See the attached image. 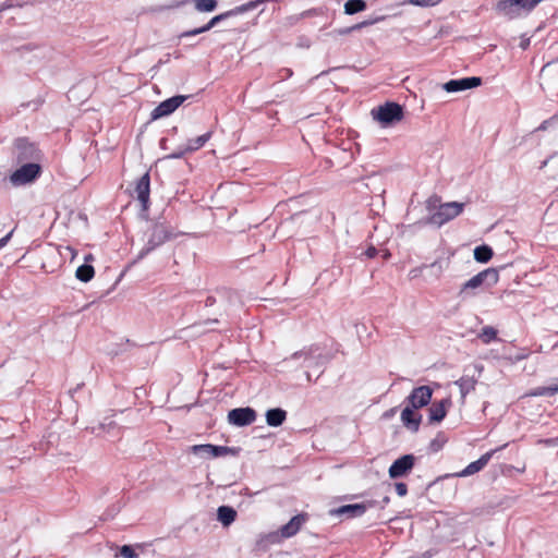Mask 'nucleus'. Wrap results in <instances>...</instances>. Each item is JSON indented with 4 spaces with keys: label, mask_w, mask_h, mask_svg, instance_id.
I'll return each mask as SVG.
<instances>
[{
    "label": "nucleus",
    "mask_w": 558,
    "mask_h": 558,
    "mask_svg": "<svg viewBox=\"0 0 558 558\" xmlns=\"http://www.w3.org/2000/svg\"><path fill=\"white\" fill-rule=\"evenodd\" d=\"M307 521L306 513H299L290 519L288 523L282 525L279 530L281 537L290 538L294 536L302 527V525Z\"/></svg>",
    "instance_id": "nucleus-16"
},
{
    "label": "nucleus",
    "mask_w": 558,
    "mask_h": 558,
    "mask_svg": "<svg viewBox=\"0 0 558 558\" xmlns=\"http://www.w3.org/2000/svg\"><path fill=\"white\" fill-rule=\"evenodd\" d=\"M134 195L141 203L143 210H147L149 206L150 195V175L145 172L135 182Z\"/></svg>",
    "instance_id": "nucleus-12"
},
{
    "label": "nucleus",
    "mask_w": 558,
    "mask_h": 558,
    "mask_svg": "<svg viewBox=\"0 0 558 558\" xmlns=\"http://www.w3.org/2000/svg\"><path fill=\"white\" fill-rule=\"evenodd\" d=\"M291 360L303 359L304 366L307 368L323 367L327 365L333 355L330 352H323L319 344H311L302 350L294 352Z\"/></svg>",
    "instance_id": "nucleus-3"
},
{
    "label": "nucleus",
    "mask_w": 558,
    "mask_h": 558,
    "mask_svg": "<svg viewBox=\"0 0 558 558\" xmlns=\"http://www.w3.org/2000/svg\"><path fill=\"white\" fill-rule=\"evenodd\" d=\"M426 267L430 268V269H437L438 274H440L442 271V265H441L440 260H435L434 263H432L430 265H428Z\"/></svg>",
    "instance_id": "nucleus-42"
},
{
    "label": "nucleus",
    "mask_w": 558,
    "mask_h": 558,
    "mask_svg": "<svg viewBox=\"0 0 558 558\" xmlns=\"http://www.w3.org/2000/svg\"><path fill=\"white\" fill-rule=\"evenodd\" d=\"M187 153H190V151L185 150V146L184 147H179L178 149H175L174 151H172L171 154H169L165 158L166 159H180V158H182Z\"/></svg>",
    "instance_id": "nucleus-37"
},
{
    "label": "nucleus",
    "mask_w": 558,
    "mask_h": 558,
    "mask_svg": "<svg viewBox=\"0 0 558 558\" xmlns=\"http://www.w3.org/2000/svg\"><path fill=\"white\" fill-rule=\"evenodd\" d=\"M389 500H390V499H389V497H388V496H386V497L383 499L384 504H388V502H389Z\"/></svg>",
    "instance_id": "nucleus-52"
},
{
    "label": "nucleus",
    "mask_w": 558,
    "mask_h": 558,
    "mask_svg": "<svg viewBox=\"0 0 558 558\" xmlns=\"http://www.w3.org/2000/svg\"><path fill=\"white\" fill-rule=\"evenodd\" d=\"M396 493L398 496L403 497L408 494V486L405 483L399 482L395 484Z\"/></svg>",
    "instance_id": "nucleus-38"
},
{
    "label": "nucleus",
    "mask_w": 558,
    "mask_h": 558,
    "mask_svg": "<svg viewBox=\"0 0 558 558\" xmlns=\"http://www.w3.org/2000/svg\"><path fill=\"white\" fill-rule=\"evenodd\" d=\"M21 49H22V50H27V51H29V50H32V49H33V47H32L31 45H25V46H23Z\"/></svg>",
    "instance_id": "nucleus-49"
},
{
    "label": "nucleus",
    "mask_w": 558,
    "mask_h": 558,
    "mask_svg": "<svg viewBox=\"0 0 558 558\" xmlns=\"http://www.w3.org/2000/svg\"><path fill=\"white\" fill-rule=\"evenodd\" d=\"M415 408L408 404L401 412V422L411 432H417L422 421V415L415 413Z\"/></svg>",
    "instance_id": "nucleus-18"
},
{
    "label": "nucleus",
    "mask_w": 558,
    "mask_h": 558,
    "mask_svg": "<svg viewBox=\"0 0 558 558\" xmlns=\"http://www.w3.org/2000/svg\"><path fill=\"white\" fill-rule=\"evenodd\" d=\"M206 28H205V25L201 26V27H197V28H194V29H190V31H185L183 33L180 34L179 38H186V37H192V36H196V35H199V34H203V33H206Z\"/></svg>",
    "instance_id": "nucleus-36"
},
{
    "label": "nucleus",
    "mask_w": 558,
    "mask_h": 558,
    "mask_svg": "<svg viewBox=\"0 0 558 558\" xmlns=\"http://www.w3.org/2000/svg\"><path fill=\"white\" fill-rule=\"evenodd\" d=\"M548 121H544L539 126L538 130H545L547 128Z\"/></svg>",
    "instance_id": "nucleus-48"
},
{
    "label": "nucleus",
    "mask_w": 558,
    "mask_h": 558,
    "mask_svg": "<svg viewBox=\"0 0 558 558\" xmlns=\"http://www.w3.org/2000/svg\"><path fill=\"white\" fill-rule=\"evenodd\" d=\"M213 132L209 131L203 135H199L195 138H191L187 141V144L185 145V150H189L190 153L196 151L199 148H202L211 137Z\"/></svg>",
    "instance_id": "nucleus-24"
},
{
    "label": "nucleus",
    "mask_w": 558,
    "mask_h": 558,
    "mask_svg": "<svg viewBox=\"0 0 558 558\" xmlns=\"http://www.w3.org/2000/svg\"><path fill=\"white\" fill-rule=\"evenodd\" d=\"M482 84V78L478 76H469L457 80H450L442 85V88L448 93H458L462 90L478 87Z\"/></svg>",
    "instance_id": "nucleus-13"
},
{
    "label": "nucleus",
    "mask_w": 558,
    "mask_h": 558,
    "mask_svg": "<svg viewBox=\"0 0 558 558\" xmlns=\"http://www.w3.org/2000/svg\"><path fill=\"white\" fill-rule=\"evenodd\" d=\"M268 0H253V1H248L246 3H243L241 5H238L231 10L233 12V15L235 16V15L252 11L254 9H257L259 4L265 3Z\"/></svg>",
    "instance_id": "nucleus-30"
},
{
    "label": "nucleus",
    "mask_w": 558,
    "mask_h": 558,
    "mask_svg": "<svg viewBox=\"0 0 558 558\" xmlns=\"http://www.w3.org/2000/svg\"><path fill=\"white\" fill-rule=\"evenodd\" d=\"M416 458L409 453L403 454L392 462L389 466L388 474L390 478H400L405 476L414 466Z\"/></svg>",
    "instance_id": "nucleus-11"
},
{
    "label": "nucleus",
    "mask_w": 558,
    "mask_h": 558,
    "mask_svg": "<svg viewBox=\"0 0 558 558\" xmlns=\"http://www.w3.org/2000/svg\"><path fill=\"white\" fill-rule=\"evenodd\" d=\"M166 142H167V140H166V138H161V140H160V147H161V148H166Z\"/></svg>",
    "instance_id": "nucleus-50"
},
{
    "label": "nucleus",
    "mask_w": 558,
    "mask_h": 558,
    "mask_svg": "<svg viewBox=\"0 0 558 558\" xmlns=\"http://www.w3.org/2000/svg\"><path fill=\"white\" fill-rule=\"evenodd\" d=\"M553 386H554V388H555L556 393H558V384L553 385Z\"/></svg>",
    "instance_id": "nucleus-53"
},
{
    "label": "nucleus",
    "mask_w": 558,
    "mask_h": 558,
    "mask_svg": "<svg viewBox=\"0 0 558 558\" xmlns=\"http://www.w3.org/2000/svg\"><path fill=\"white\" fill-rule=\"evenodd\" d=\"M95 275V269L89 264H83L77 267L75 271V277L82 282H88L93 279Z\"/></svg>",
    "instance_id": "nucleus-26"
},
{
    "label": "nucleus",
    "mask_w": 558,
    "mask_h": 558,
    "mask_svg": "<svg viewBox=\"0 0 558 558\" xmlns=\"http://www.w3.org/2000/svg\"><path fill=\"white\" fill-rule=\"evenodd\" d=\"M498 331L493 326H485L482 328L481 332L478 333V338L482 340L483 343L489 344L493 341L497 340Z\"/></svg>",
    "instance_id": "nucleus-29"
},
{
    "label": "nucleus",
    "mask_w": 558,
    "mask_h": 558,
    "mask_svg": "<svg viewBox=\"0 0 558 558\" xmlns=\"http://www.w3.org/2000/svg\"><path fill=\"white\" fill-rule=\"evenodd\" d=\"M189 96L177 95L161 101L150 113L151 120H158L163 117H168L173 113Z\"/></svg>",
    "instance_id": "nucleus-9"
},
{
    "label": "nucleus",
    "mask_w": 558,
    "mask_h": 558,
    "mask_svg": "<svg viewBox=\"0 0 558 558\" xmlns=\"http://www.w3.org/2000/svg\"><path fill=\"white\" fill-rule=\"evenodd\" d=\"M175 236L171 226L166 222H154L148 231V238L146 244L138 252L134 263L145 258L153 251L165 244L167 241Z\"/></svg>",
    "instance_id": "nucleus-1"
},
{
    "label": "nucleus",
    "mask_w": 558,
    "mask_h": 558,
    "mask_svg": "<svg viewBox=\"0 0 558 558\" xmlns=\"http://www.w3.org/2000/svg\"><path fill=\"white\" fill-rule=\"evenodd\" d=\"M231 16H234V15H233L232 10H229V11H226V12H223V13H220V14H218V15H216V16L211 17V19L209 20V22L205 24V28H206V31H207V32H208V31H210V29H211L214 26H216L218 23H220V22H222V21H225V20H227V19H229V17H231Z\"/></svg>",
    "instance_id": "nucleus-32"
},
{
    "label": "nucleus",
    "mask_w": 558,
    "mask_h": 558,
    "mask_svg": "<svg viewBox=\"0 0 558 558\" xmlns=\"http://www.w3.org/2000/svg\"><path fill=\"white\" fill-rule=\"evenodd\" d=\"M40 173L41 167L38 162H26L10 175V181L14 186L26 185L39 178Z\"/></svg>",
    "instance_id": "nucleus-6"
},
{
    "label": "nucleus",
    "mask_w": 558,
    "mask_h": 558,
    "mask_svg": "<svg viewBox=\"0 0 558 558\" xmlns=\"http://www.w3.org/2000/svg\"><path fill=\"white\" fill-rule=\"evenodd\" d=\"M365 9L366 2L364 0H348L344 3V13L348 15H353L364 11Z\"/></svg>",
    "instance_id": "nucleus-28"
},
{
    "label": "nucleus",
    "mask_w": 558,
    "mask_h": 558,
    "mask_svg": "<svg viewBox=\"0 0 558 558\" xmlns=\"http://www.w3.org/2000/svg\"><path fill=\"white\" fill-rule=\"evenodd\" d=\"M365 254L367 257L373 258L376 256L377 250L375 247L371 246L366 250Z\"/></svg>",
    "instance_id": "nucleus-43"
},
{
    "label": "nucleus",
    "mask_w": 558,
    "mask_h": 558,
    "mask_svg": "<svg viewBox=\"0 0 558 558\" xmlns=\"http://www.w3.org/2000/svg\"><path fill=\"white\" fill-rule=\"evenodd\" d=\"M432 396L433 389L429 386H420L411 391L407 398V401L409 405L418 410L426 407L430 402Z\"/></svg>",
    "instance_id": "nucleus-14"
},
{
    "label": "nucleus",
    "mask_w": 558,
    "mask_h": 558,
    "mask_svg": "<svg viewBox=\"0 0 558 558\" xmlns=\"http://www.w3.org/2000/svg\"><path fill=\"white\" fill-rule=\"evenodd\" d=\"M256 411L253 408H235L228 412V422L238 427H244L256 421Z\"/></svg>",
    "instance_id": "nucleus-10"
},
{
    "label": "nucleus",
    "mask_w": 558,
    "mask_h": 558,
    "mask_svg": "<svg viewBox=\"0 0 558 558\" xmlns=\"http://www.w3.org/2000/svg\"><path fill=\"white\" fill-rule=\"evenodd\" d=\"M449 403V400L444 399L439 402H434L428 409V418L430 423H439L441 422L447 414L446 404Z\"/></svg>",
    "instance_id": "nucleus-20"
},
{
    "label": "nucleus",
    "mask_w": 558,
    "mask_h": 558,
    "mask_svg": "<svg viewBox=\"0 0 558 558\" xmlns=\"http://www.w3.org/2000/svg\"><path fill=\"white\" fill-rule=\"evenodd\" d=\"M442 0H409V2L411 4L417 5V7H424V8L434 7V5L438 4Z\"/></svg>",
    "instance_id": "nucleus-35"
},
{
    "label": "nucleus",
    "mask_w": 558,
    "mask_h": 558,
    "mask_svg": "<svg viewBox=\"0 0 558 558\" xmlns=\"http://www.w3.org/2000/svg\"><path fill=\"white\" fill-rule=\"evenodd\" d=\"M495 10L499 15H502L508 20L521 17L518 7L513 0H499L495 5Z\"/></svg>",
    "instance_id": "nucleus-19"
},
{
    "label": "nucleus",
    "mask_w": 558,
    "mask_h": 558,
    "mask_svg": "<svg viewBox=\"0 0 558 558\" xmlns=\"http://www.w3.org/2000/svg\"><path fill=\"white\" fill-rule=\"evenodd\" d=\"M371 114L381 126H390L403 119L404 110L398 102L387 101L384 105L373 108Z\"/></svg>",
    "instance_id": "nucleus-5"
},
{
    "label": "nucleus",
    "mask_w": 558,
    "mask_h": 558,
    "mask_svg": "<svg viewBox=\"0 0 558 558\" xmlns=\"http://www.w3.org/2000/svg\"><path fill=\"white\" fill-rule=\"evenodd\" d=\"M16 158L20 162H38L43 154L37 145L25 137L15 140Z\"/></svg>",
    "instance_id": "nucleus-7"
},
{
    "label": "nucleus",
    "mask_w": 558,
    "mask_h": 558,
    "mask_svg": "<svg viewBox=\"0 0 558 558\" xmlns=\"http://www.w3.org/2000/svg\"><path fill=\"white\" fill-rule=\"evenodd\" d=\"M119 554L123 558H138V554L134 550L132 545H123L119 549Z\"/></svg>",
    "instance_id": "nucleus-33"
},
{
    "label": "nucleus",
    "mask_w": 558,
    "mask_h": 558,
    "mask_svg": "<svg viewBox=\"0 0 558 558\" xmlns=\"http://www.w3.org/2000/svg\"><path fill=\"white\" fill-rule=\"evenodd\" d=\"M190 451L195 456H198L199 458L208 459L223 457L230 453L234 454L236 452V449L227 446L203 444L192 446L190 448Z\"/></svg>",
    "instance_id": "nucleus-8"
},
{
    "label": "nucleus",
    "mask_w": 558,
    "mask_h": 558,
    "mask_svg": "<svg viewBox=\"0 0 558 558\" xmlns=\"http://www.w3.org/2000/svg\"><path fill=\"white\" fill-rule=\"evenodd\" d=\"M476 379L473 376H462L456 381L460 389L461 398H465L471 391L475 389Z\"/></svg>",
    "instance_id": "nucleus-23"
},
{
    "label": "nucleus",
    "mask_w": 558,
    "mask_h": 558,
    "mask_svg": "<svg viewBox=\"0 0 558 558\" xmlns=\"http://www.w3.org/2000/svg\"><path fill=\"white\" fill-rule=\"evenodd\" d=\"M186 2H187V0H186V1H177V2H174L173 4L169 5L168 8H169V9H172V8H180L181 5H183V4H184V3H186Z\"/></svg>",
    "instance_id": "nucleus-45"
},
{
    "label": "nucleus",
    "mask_w": 558,
    "mask_h": 558,
    "mask_svg": "<svg viewBox=\"0 0 558 558\" xmlns=\"http://www.w3.org/2000/svg\"><path fill=\"white\" fill-rule=\"evenodd\" d=\"M280 80H287L293 75V71L288 68H283L278 72Z\"/></svg>",
    "instance_id": "nucleus-39"
},
{
    "label": "nucleus",
    "mask_w": 558,
    "mask_h": 558,
    "mask_svg": "<svg viewBox=\"0 0 558 558\" xmlns=\"http://www.w3.org/2000/svg\"><path fill=\"white\" fill-rule=\"evenodd\" d=\"M447 442V437L444 433H438L437 436L429 442L428 449L430 452H438Z\"/></svg>",
    "instance_id": "nucleus-31"
},
{
    "label": "nucleus",
    "mask_w": 558,
    "mask_h": 558,
    "mask_svg": "<svg viewBox=\"0 0 558 558\" xmlns=\"http://www.w3.org/2000/svg\"><path fill=\"white\" fill-rule=\"evenodd\" d=\"M533 396H546L551 397L556 395L554 386L537 387L533 392Z\"/></svg>",
    "instance_id": "nucleus-34"
},
{
    "label": "nucleus",
    "mask_w": 558,
    "mask_h": 558,
    "mask_svg": "<svg viewBox=\"0 0 558 558\" xmlns=\"http://www.w3.org/2000/svg\"><path fill=\"white\" fill-rule=\"evenodd\" d=\"M93 259H94V257H93V255H92V254L87 255V256L85 257V264H87L89 260H93Z\"/></svg>",
    "instance_id": "nucleus-51"
},
{
    "label": "nucleus",
    "mask_w": 558,
    "mask_h": 558,
    "mask_svg": "<svg viewBox=\"0 0 558 558\" xmlns=\"http://www.w3.org/2000/svg\"><path fill=\"white\" fill-rule=\"evenodd\" d=\"M265 416L269 426L279 427L284 423L287 418V412L281 408H272L267 410Z\"/></svg>",
    "instance_id": "nucleus-21"
},
{
    "label": "nucleus",
    "mask_w": 558,
    "mask_h": 558,
    "mask_svg": "<svg viewBox=\"0 0 558 558\" xmlns=\"http://www.w3.org/2000/svg\"><path fill=\"white\" fill-rule=\"evenodd\" d=\"M369 24H372V22H363V23L356 24V25H354V26H352L350 28H347V29H344V31H342L340 33L341 34H348L349 32H351L353 29H359V28H361V27H363L365 25H369Z\"/></svg>",
    "instance_id": "nucleus-41"
},
{
    "label": "nucleus",
    "mask_w": 558,
    "mask_h": 558,
    "mask_svg": "<svg viewBox=\"0 0 558 558\" xmlns=\"http://www.w3.org/2000/svg\"><path fill=\"white\" fill-rule=\"evenodd\" d=\"M464 209V203L459 202H448L440 204L438 209L430 215L426 220H420L416 225H435L437 227H441L442 225L449 222L450 220L458 217Z\"/></svg>",
    "instance_id": "nucleus-4"
},
{
    "label": "nucleus",
    "mask_w": 558,
    "mask_h": 558,
    "mask_svg": "<svg viewBox=\"0 0 558 558\" xmlns=\"http://www.w3.org/2000/svg\"><path fill=\"white\" fill-rule=\"evenodd\" d=\"M373 505H374L373 501L343 505V506L332 510L331 513L339 515V517L357 518V517L363 515L368 508L373 507Z\"/></svg>",
    "instance_id": "nucleus-15"
},
{
    "label": "nucleus",
    "mask_w": 558,
    "mask_h": 558,
    "mask_svg": "<svg viewBox=\"0 0 558 558\" xmlns=\"http://www.w3.org/2000/svg\"><path fill=\"white\" fill-rule=\"evenodd\" d=\"M498 449H493L480 457L476 461L471 462L466 468L457 474L460 477L473 475L483 470Z\"/></svg>",
    "instance_id": "nucleus-17"
},
{
    "label": "nucleus",
    "mask_w": 558,
    "mask_h": 558,
    "mask_svg": "<svg viewBox=\"0 0 558 558\" xmlns=\"http://www.w3.org/2000/svg\"><path fill=\"white\" fill-rule=\"evenodd\" d=\"M307 380L311 381V374L306 373Z\"/></svg>",
    "instance_id": "nucleus-54"
},
{
    "label": "nucleus",
    "mask_w": 558,
    "mask_h": 558,
    "mask_svg": "<svg viewBox=\"0 0 558 558\" xmlns=\"http://www.w3.org/2000/svg\"><path fill=\"white\" fill-rule=\"evenodd\" d=\"M236 511L230 506H220L217 509V519L223 526L231 525L236 519Z\"/></svg>",
    "instance_id": "nucleus-22"
},
{
    "label": "nucleus",
    "mask_w": 558,
    "mask_h": 558,
    "mask_svg": "<svg viewBox=\"0 0 558 558\" xmlns=\"http://www.w3.org/2000/svg\"><path fill=\"white\" fill-rule=\"evenodd\" d=\"M13 232H14V230H11L7 235H4L3 238L0 239V250L3 248L8 244V242L12 238Z\"/></svg>",
    "instance_id": "nucleus-40"
},
{
    "label": "nucleus",
    "mask_w": 558,
    "mask_h": 558,
    "mask_svg": "<svg viewBox=\"0 0 558 558\" xmlns=\"http://www.w3.org/2000/svg\"><path fill=\"white\" fill-rule=\"evenodd\" d=\"M12 8V4L9 3V2H3L1 5H0V13L5 11L7 9H10Z\"/></svg>",
    "instance_id": "nucleus-44"
},
{
    "label": "nucleus",
    "mask_w": 558,
    "mask_h": 558,
    "mask_svg": "<svg viewBox=\"0 0 558 558\" xmlns=\"http://www.w3.org/2000/svg\"><path fill=\"white\" fill-rule=\"evenodd\" d=\"M215 303V298L208 296L206 299V306H211Z\"/></svg>",
    "instance_id": "nucleus-47"
},
{
    "label": "nucleus",
    "mask_w": 558,
    "mask_h": 558,
    "mask_svg": "<svg viewBox=\"0 0 558 558\" xmlns=\"http://www.w3.org/2000/svg\"><path fill=\"white\" fill-rule=\"evenodd\" d=\"M423 556H424V558H426V557H429L430 555L428 553H425Z\"/></svg>",
    "instance_id": "nucleus-55"
},
{
    "label": "nucleus",
    "mask_w": 558,
    "mask_h": 558,
    "mask_svg": "<svg viewBox=\"0 0 558 558\" xmlns=\"http://www.w3.org/2000/svg\"><path fill=\"white\" fill-rule=\"evenodd\" d=\"M396 411H397V408H392V409H390L389 411H387V412L385 413V417H390V416H392V415L396 413Z\"/></svg>",
    "instance_id": "nucleus-46"
},
{
    "label": "nucleus",
    "mask_w": 558,
    "mask_h": 558,
    "mask_svg": "<svg viewBox=\"0 0 558 558\" xmlns=\"http://www.w3.org/2000/svg\"><path fill=\"white\" fill-rule=\"evenodd\" d=\"M198 12H213L218 7V0H191Z\"/></svg>",
    "instance_id": "nucleus-27"
},
{
    "label": "nucleus",
    "mask_w": 558,
    "mask_h": 558,
    "mask_svg": "<svg viewBox=\"0 0 558 558\" xmlns=\"http://www.w3.org/2000/svg\"><path fill=\"white\" fill-rule=\"evenodd\" d=\"M493 250L490 246L483 244L474 248V259L478 263H487L493 257Z\"/></svg>",
    "instance_id": "nucleus-25"
},
{
    "label": "nucleus",
    "mask_w": 558,
    "mask_h": 558,
    "mask_svg": "<svg viewBox=\"0 0 558 558\" xmlns=\"http://www.w3.org/2000/svg\"><path fill=\"white\" fill-rule=\"evenodd\" d=\"M498 280L499 272L496 268L484 269L461 286L459 296L462 299L473 298L477 294L480 288H492Z\"/></svg>",
    "instance_id": "nucleus-2"
}]
</instances>
